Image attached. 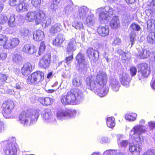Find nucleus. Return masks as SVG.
<instances>
[{
    "label": "nucleus",
    "instance_id": "f257e3e1",
    "mask_svg": "<svg viewBox=\"0 0 155 155\" xmlns=\"http://www.w3.org/2000/svg\"><path fill=\"white\" fill-rule=\"evenodd\" d=\"M107 81V75L104 71H100L97 72L96 76L94 78L92 76L86 78V82L87 88L94 92L100 97H103L108 93L109 88L105 87Z\"/></svg>",
    "mask_w": 155,
    "mask_h": 155
},
{
    "label": "nucleus",
    "instance_id": "f03ea898",
    "mask_svg": "<svg viewBox=\"0 0 155 155\" xmlns=\"http://www.w3.org/2000/svg\"><path fill=\"white\" fill-rule=\"evenodd\" d=\"M84 99L83 93L78 89H74L62 95L61 101L64 105H77L82 102Z\"/></svg>",
    "mask_w": 155,
    "mask_h": 155
},
{
    "label": "nucleus",
    "instance_id": "7ed1b4c3",
    "mask_svg": "<svg viewBox=\"0 0 155 155\" xmlns=\"http://www.w3.org/2000/svg\"><path fill=\"white\" fill-rule=\"evenodd\" d=\"M25 20L29 22L35 20L37 25L42 22V26L45 27L50 25L51 22L50 18L45 17L43 11L41 10L28 12L25 17Z\"/></svg>",
    "mask_w": 155,
    "mask_h": 155
},
{
    "label": "nucleus",
    "instance_id": "20e7f679",
    "mask_svg": "<svg viewBox=\"0 0 155 155\" xmlns=\"http://www.w3.org/2000/svg\"><path fill=\"white\" fill-rule=\"evenodd\" d=\"M39 115V111L37 110L22 111L19 116L18 121L24 126H28L36 122Z\"/></svg>",
    "mask_w": 155,
    "mask_h": 155
},
{
    "label": "nucleus",
    "instance_id": "39448f33",
    "mask_svg": "<svg viewBox=\"0 0 155 155\" xmlns=\"http://www.w3.org/2000/svg\"><path fill=\"white\" fill-rule=\"evenodd\" d=\"M145 123V120L142 119L139 121V124H137L133 127L130 132V136L131 139L137 142L140 143L143 141V139L141 138L140 135L147 131L146 127L143 125Z\"/></svg>",
    "mask_w": 155,
    "mask_h": 155
},
{
    "label": "nucleus",
    "instance_id": "423d86ee",
    "mask_svg": "<svg viewBox=\"0 0 155 155\" xmlns=\"http://www.w3.org/2000/svg\"><path fill=\"white\" fill-rule=\"evenodd\" d=\"M28 0H10L9 3L12 6H15L18 12H24L28 10Z\"/></svg>",
    "mask_w": 155,
    "mask_h": 155
},
{
    "label": "nucleus",
    "instance_id": "0eeeda50",
    "mask_svg": "<svg viewBox=\"0 0 155 155\" xmlns=\"http://www.w3.org/2000/svg\"><path fill=\"white\" fill-rule=\"evenodd\" d=\"M76 114V111L74 110L59 109L57 111L56 116L58 119L62 120L73 118Z\"/></svg>",
    "mask_w": 155,
    "mask_h": 155
},
{
    "label": "nucleus",
    "instance_id": "6e6552de",
    "mask_svg": "<svg viewBox=\"0 0 155 155\" xmlns=\"http://www.w3.org/2000/svg\"><path fill=\"white\" fill-rule=\"evenodd\" d=\"M75 64L82 71H85L87 69V64L85 61V56L84 54L78 53L75 58Z\"/></svg>",
    "mask_w": 155,
    "mask_h": 155
},
{
    "label": "nucleus",
    "instance_id": "1a4fd4ad",
    "mask_svg": "<svg viewBox=\"0 0 155 155\" xmlns=\"http://www.w3.org/2000/svg\"><path fill=\"white\" fill-rule=\"evenodd\" d=\"M41 117L45 123L53 124L56 121V119L53 116L51 110L49 109H45L42 112Z\"/></svg>",
    "mask_w": 155,
    "mask_h": 155
},
{
    "label": "nucleus",
    "instance_id": "9d476101",
    "mask_svg": "<svg viewBox=\"0 0 155 155\" xmlns=\"http://www.w3.org/2000/svg\"><path fill=\"white\" fill-rule=\"evenodd\" d=\"M14 106L13 102L10 100H7L3 103L2 107L4 112L3 115L5 118H9L8 115L11 114Z\"/></svg>",
    "mask_w": 155,
    "mask_h": 155
},
{
    "label": "nucleus",
    "instance_id": "9b49d317",
    "mask_svg": "<svg viewBox=\"0 0 155 155\" xmlns=\"http://www.w3.org/2000/svg\"><path fill=\"white\" fill-rule=\"evenodd\" d=\"M6 146L4 149V152L7 155H16L17 149L15 144L10 140L5 142Z\"/></svg>",
    "mask_w": 155,
    "mask_h": 155
},
{
    "label": "nucleus",
    "instance_id": "f8f14e48",
    "mask_svg": "<svg viewBox=\"0 0 155 155\" xmlns=\"http://www.w3.org/2000/svg\"><path fill=\"white\" fill-rule=\"evenodd\" d=\"M119 78L121 84L124 87H127L130 86L131 78L128 74L122 71L120 75Z\"/></svg>",
    "mask_w": 155,
    "mask_h": 155
},
{
    "label": "nucleus",
    "instance_id": "ddd939ff",
    "mask_svg": "<svg viewBox=\"0 0 155 155\" xmlns=\"http://www.w3.org/2000/svg\"><path fill=\"white\" fill-rule=\"evenodd\" d=\"M87 56L91 60H92L94 62H96L99 57V53L97 51L92 48H89L86 51Z\"/></svg>",
    "mask_w": 155,
    "mask_h": 155
},
{
    "label": "nucleus",
    "instance_id": "4468645a",
    "mask_svg": "<svg viewBox=\"0 0 155 155\" xmlns=\"http://www.w3.org/2000/svg\"><path fill=\"white\" fill-rule=\"evenodd\" d=\"M88 12L89 9L86 6H83L79 7L77 15L75 14V13L74 14V15L75 17H77L79 19H83L89 15Z\"/></svg>",
    "mask_w": 155,
    "mask_h": 155
},
{
    "label": "nucleus",
    "instance_id": "2eb2a0df",
    "mask_svg": "<svg viewBox=\"0 0 155 155\" xmlns=\"http://www.w3.org/2000/svg\"><path fill=\"white\" fill-rule=\"evenodd\" d=\"M51 55L50 54H47L43 55L40 60L39 64L40 66L45 69L48 68L49 65L50 61Z\"/></svg>",
    "mask_w": 155,
    "mask_h": 155
},
{
    "label": "nucleus",
    "instance_id": "dca6fc26",
    "mask_svg": "<svg viewBox=\"0 0 155 155\" xmlns=\"http://www.w3.org/2000/svg\"><path fill=\"white\" fill-rule=\"evenodd\" d=\"M96 13L98 14L99 19L101 23H103L105 21H107L110 17L107 14L103 11L102 8H99L96 10Z\"/></svg>",
    "mask_w": 155,
    "mask_h": 155
},
{
    "label": "nucleus",
    "instance_id": "f3484780",
    "mask_svg": "<svg viewBox=\"0 0 155 155\" xmlns=\"http://www.w3.org/2000/svg\"><path fill=\"white\" fill-rule=\"evenodd\" d=\"M19 42L20 41L18 38H13L9 40L7 39V41L5 46V48L11 49L17 46Z\"/></svg>",
    "mask_w": 155,
    "mask_h": 155
},
{
    "label": "nucleus",
    "instance_id": "a211bd4d",
    "mask_svg": "<svg viewBox=\"0 0 155 155\" xmlns=\"http://www.w3.org/2000/svg\"><path fill=\"white\" fill-rule=\"evenodd\" d=\"M142 76L147 77L150 73V70L148 64L146 63L140 64L139 66Z\"/></svg>",
    "mask_w": 155,
    "mask_h": 155
},
{
    "label": "nucleus",
    "instance_id": "6ab92c4d",
    "mask_svg": "<svg viewBox=\"0 0 155 155\" xmlns=\"http://www.w3.org/2000/svg\"><path fill=\"white\" fill-rule=\"evenodd\" d=\"M22 49L23 52L28 54H33L37 51L36 48L30 44H25Z\"/></svg>",
    "mask_w": 155,
    "mask_h": 155
},
{
    "label": "nucleus",
    "instance_id": "aec40b11",
    "mask_svg": "<svg viewBox=\"0 0 155 155\" xmlns=\"http://www.w3.org/2000/svg\"><path fill=\"white\" fill-rule=\"evenodd\" d=\"M129 150L132 155H139L141 151V146L138 144L132 145L130 144Z\"/></svg>",
    "mask_w": 155,
    "mask_h": 155
},
{
    "label": "nucleus",
    "instance_id": "412c9836",
    "mask_svg": "<svg viewBox=\"0 0 155 155\" xmlns=\"http://www.w3.org/2000/svg\"><path fill=\"white\" fill-rule=\"evenodd\" d=\"M97 32L101 36L105 37L107 36L109 34V28L107 25L100 26L97 29Z\"/></svg>",
    "mask_w": 155,
    "mask_h": 155
},
{
    "label": "nucleus",
    "instance_id": "4be33fe9",
    "mask_svg": "<svg viewBox=\"0 0 155 155\" xmlns=\"http://www.w3.org/2000/svg\"><path fill=\"white\" fill-rule=\"evenodd\" d=\"M64 11L66 13L69 14L74 11L73 4L71 0H66L64 3Z\"/></svg>",
    "mask_w": 155,
    "mask_h": 155
},
{
    "label": "nucleus",
    "instance_id": "5701e85b",
    "mask_svg": "<svg viewBox=\"0 0 155 155\" xmlns=\"http://www.w3.org/2000/svg\"><path fill=\"white\" fill-rule=\"evenodd\" d=\"M32 70L31 63L28 62L25 64L22 68L21 71L24 76H26L30 74Z\"/></svg>",
    "mask_w": 155,
    "mask_h": 155
},
{
    "label": "nucleus",
    "instance_id": "b1692460",
    "mask_svg": "<svg viewBox=\"0 0 155 155\" xmlns=\"http://www.w3.org/2000/svg\"><path fill=\"white\" fill-rule=\"evenodd\" d=\"M86 17L84 23L87 27H91L95 23V19L94 15H88Z\"/></svg>",
    "mask_w": 155,
    "mask_h": 155
},
{
    "label": "nucleus",
    "instance_id": "393cba45",
    "mask_svg": "<svg viewBox=\"0 0 155 155\" xmlns=\"http://www.w3.org/2000/svg\"><path fill=\"white\" fill-rule=\"evenodd\" d=\"M138 53L137 54V57L141 59H144L149 57L150 52L148 51L143 49L142 48L137 49Z\"/></svg>",
    "mask_w": 155,
    "mask_h": 155
},
{
    "label": "nucleus",
    "instance_id": "a878e982",
    "mask_svg": "<svg viewBox=\"0 0 155 155\" xmlns=\"http://www.w3.org/2000/svg\"><path fill=\"white\" fill-rule=\"evenodd\" d=\"M77 43L74 38L70 40L68 45L66 48L67 52H73L76 49Z\"/></svg>",
    "mask_w": 155,
    "mask_h": 155
},
{
    "label": "nucleus",
    "instance_id": "bb28decb",
    "mask_svg": "<svg viewBox=\"0 0 155 155\" xmlns=\"http://www.w3.org/2000/svg\"><path fill=\"white\" fill-rule=\"evenodd\" d=\"M65 38L64 35L61 34H60L56 37L55 39L53 41V45L57 46H61V44L65 40Z\"/></svg>",
    "mask_w": 155,
    "mask_h": 155
},
{
    "label": "nucleus",
    "instance_id": "cd10ccee",
    "mask_svg": "<svg viewBox=\"0 0 155 155\" xmlns=\"http://www.w3.org/2000/svg\"><path fill=\"white\" fill-rule=\"evenodd\" d=\"M44 37V33L41 30H38L33 32V38L35 41H41L43 40Z\"/></svg>",
    "mask_w": 155,
    "mask_h": 155
},
{
    "label": "nucleus",
    "instance_id": "c85d7f7f",
    "mask_svg": "<svg viewBox=\"0 0 155 155\" xmlns=\"http://www.w3.org/2000/svg\"><path fill=\"white\" fill-rule=\"evenodd\" d=\"M62 29V27L60 23H57L53 25L50 29V33L52 35H54L60 32Z\"/></svg>",
    "mask_w": 155,
    "mask_h": 155
},
{
    "label": "nucleus",
    "instance_id": "c756f323",
    "mask_svg": "<svg viewBox=\"0 0 155 155\" xmlns=\"http://www.w3.org/2000/svg\"><path fill=\"white\" fill-rule=\"evenodd\" d=\"M32 74L37 84L42 81L44 79V73L41 71L35 72L32 73Z\"/></svg>",
    "mask_w": 155,
    "mask_h": 155
},
{
    "label": "nucleus",
    "instance_id": "7c9ffc66",
    "mask_svg": "<svg viewBox=\"0 0 155 155\" xmlns=\"http://www.w3.org/2000/svg\"><path fill=\"white\" fill-rule=\"evenodd\" d=\"M72 82V85L75 87H80L82 83V80L76 74L73 75Z\"/></svg>",
    "mask_w": 155,
    "mask_h": 155
},
{
    "label": "nucleus",
    "instance_id": "2f4dec72",
    "mask_svg": "<svg viewBox=\"0 0 155 155\" xmlns=\"http://www.w3.org/2000/svg\"><path fill=\"white\" fill-rule=\"evenodd\" d=\"M111 89L114 91H118L120 86L119 82L117 80L113 79L111 80L110 84Z\"/></svg>",
    "mask_w": 155,
    "mask_h": 155
},
{
    "label": "nucleus",
    "instance_id": "473e14b6",
    "mask_svg": "<svg viewBox=\"0 0 155 155\" xmlns=\"http://www.w3.org/2000/svg\"><path fill=\"white\" fill-rule=\"evenodd\" d=\"M31 31L27 28H21L20 30V34L21 37L24 39H26L31 34Z\"/></svg>",
    "mask_w": 155,
    "mask_h": 155
},
{
    "label": "nucleus",
    "instance_id": "72a5a7b5",
    "mask_svg": "<svg viewBox=\"0 0 155 155\" xmlns=\"http://www.w3.org/2000/svg\"><path fill=\"white\" fill-rule=\"evenodd\" d=\"M119 19L117 16H114L112 18L110 23V26L112 28H117L119 25Z\"/></svg>",
    "mask_w": 155,
    "mask_h": 155
},
{
    "label": "nucleus",
    "instance_id": "f704fd0d",
    "mask_svg": "<svg viewBox=\"0 0 155 155\" xmlns=\"http://www.w3.org/2000/svg\"><path fill=\"white\" fill-rule=\"evenodd\" d=\"M147 29L149 31L155 29V20L152 19L148 20L147 22Z\"/></svg>",
    "mask_w": 155,
    "mask_h": 155
},
{
    "label": "nucleus",
    "instance_id": "c9c22d12",
    "mask_svg": "<svg viewBox=\"0 0 155 155\" xmlns=\"http://www.w3.org/2000/svg\"><path fill=\"white\" fill-rule=\"evenodd\" d=\"M115 119L113 117H111L107 118L106 122L107 126L109 128H112L115 125Z\"/></svg>",
    "mask_w": 155,
    "mask_h": 155
},
{
    "label": "nucleus",
    "instance_id": "e433bc0d",
    "mask_svg": "<svg viewBox=\"0 0 155 155\" xmlns=\"http://www.w3.org/2000/svg\"><path fill=\"white\" fill-rule=\"evenodd\" d=\"M72 26L75 29L81 30L82 29H84L83 23L79 21H75L72 24Z\"/></svg>",
    "mask_w": 155,
    "mask_h": 155
},
{
    "label": "nucleus",
    "instance_id": "4c0bfd02",
    "mask_svg": "<svg viewBox=\"0 0 155 155\" xmlns=\"http://www.w3.org/2000/svg\"><path fill=\"white\" fill-rule=\"evenodd\" d=\"M137 115L135 113L127 114L125 115L126 119L130 121H133L136 120Z\"/></svg>",
    "mask_w": 155,
    "mask_h": 155
},
{
    "label": "nucleus",
    "instance_id": "58836bf2",
    "mask_svg": "<svg viewBox=\"0 0 155 155\" xmlns=\"http://www.w3.org/2000/svg\"><path fill=\"white\" fill-rule=\"evenodd\" d=\"M8 25L12 27H14L16 25V22L15 21V15L12 14L8 20Z\"/></svg>",
    "mask_w": 155,
    "mask_h": 155
},
{
    "label": "nucleus",
    "instance_id": "ea45409f",
    "mask_svg": "<svg viewBox=\"0 0 155 155\" xmlns=\"http://www.w3.org/2000/svg\"><path fill=\"white\" fill-rule=\"evenodd\" d=\"M101 8H103V11L110 17L114 15V10L110 6H106L104 7H101Z\"/></svg>",
    "mask_w": 155,
    "mask_h": 155
},
{
    "label": "nucleus",
    "instance_id": "a19ab883",
    "mask_svg": "<svg viewBox=\"0 0 155 155\" xmlns=\"http://www.w3.org/2000/svg\"><path fill=\"white\" fill-rule=\"evenodd\" d=\"M8 38L5 35L0 34V46H3L5 48V46L7 41Z\"/></svg>",
    "mask_w": 155,
    "mask_h": 155
},
{
    "label": "nucleus",
    "instance_id": "79ce46f5",
    "mask_svg": "<svg viewBox=\"0 0 155 155\" xmlns=\"http://www.w3.org/2000/svg\"><path fill=\"white\" fill-rule=\"evenodd\" d=\"M130 39L131 42V46L134 44V42L136 39V31H132L130 34Z\"/></svg>",
    "mask_w": 155,
    "mask_h": 155
},
{
    "label": "nucleus",
    "instance_id": "37998d69",
    "mask_svg": "<svg viewBox=\"0 0 155 155\" xmlns=\"http://www.w3.org/2000/svg\"><path fill=\"white\" fill-rule=\"evenodd\" d=\"M53 102L52 98L49 97H46L42 99V104L43 105L48 106L50 105Z\"/></svg>",
    "mask_w": 155,
    "mask_h": 155
},
{
    "label": "nucleus",
    "instance_id": "c03bdc74",
    "mask_svg": "<svg viewBox=\"0 0 155 155\" xmlns=\"http://www.w3.org/2000/svg\"><path fill=\"white\" fill-rule=\"evenodd\" d=\"M147 42L152 45L155 44V38L151 33H150L147 38Z\"/></svg>",
    "mask_w": 155,
    "mask_h": 155
},
{
    "label": "nucleus",
    "instance_id": "a18cd8bd",
    "mask_svg": "<svg viewBox=\"0 0 155 155\" xmlns=\"http://www.w3.org/2000/svg\"><path fill=\"white\" fill-rule=\"evenodd\" d=\"M27 82L29 84L35 85L37 84L32 74L29 75L27 80Z\"/></svg>",
    "mask_w": 155,
    "mask_h": 155
},
{
    "label": "nucleus",
    "instance_id": "49530a36",
    "mask_svg": "<svg viewBox=\"0 0 155 155\" xmlns=\"http://www.w3.org/2000/svg\"><path fill=\"white\" fill-rule=\"evenodd\" d=\"M130 28L132 31H139L141 30L142 29L140 26L137 24L133 23L131 25Z\"/></svg>",
    "mask_w": 155,
    "mask_h": 155
},
{
    "label": "nucleus",
    "instance_id": "de8ad7c7",
    "mask_svg": "<svg viewBox=\"0 0 155 155\" xmlns=\"http://www.w3.org/2000/svg\"><path fill=\"white\" fill-rule=\"evenodd\" d=\"M45 48L46 46L44 42L41 41L38 51V55L37 56H40L43 54L45 49Z\"/></svg>",
    "mask_w": 155,
    "mask_h": 155
},
{
    "label": "nucleus",
    "instance_id": "09e8293b",
    "mask_svg": "<svg viewBox=\"0 0 155 155\" xmlns=\"http://www.w3.org/2000/svg\"><path fill=\"white\" fill-rule=\"evenodd\" d=\"M129 143V142L127 140H117V143L119 147L125 148L127 147Z\"/></svg>",
    "mask_w": 155,
    "mask_h": 155
},
{
    "label": "nucleus",
    "instance_id": "8fccbe9b",
    "mask_svg": "<svg viewBox=\"0 0 155 155\" xmlns=\"http://www.w3.org/2000/svg\"><path fill=\"white\" fill-rule=\"evenodd\" d=\"M122 22L125 24H128L131 21L130 16L129 14L124 15L123 16Z\"/></svg>",
    "mask_w": 155,
    "mask_h": 155
},
{
    "label": "nucleus",
    "instance_id": "3c124183",
    "mask_svg": "<svg viewBox=\"0 0 155 155\" xmlns=\"http://www.w3.org/2000/svg\"><path fill=\"white\" fill-rule=\"evenodd\" d=\"M7 20L8 18L5 15L0 14V24H4L7 21Z\"/></svg>",
    "mask_w": 155,
    "mask_h": 155
},
{
    "label": "nucleus",
    "instance_id": "603ef678",
    "mask_svg": "<svg viewBox=\"0 0 155 155\" xmlns=\"http://www.w3.org/2000/svg\"><path fill=\"white\" fill-rule=\"evenodd\" d=\"M41 0H31V4L35 7H39L41 3Z\"/></svg>",
    "mask_w": 155,
    "mask_h": 155
},
{
    "label": "nucleus",
    "instance_id": "864d4df0",
    "mask_svg": "<svg viewBox=\"0 0 155 155\" xmlns=\"http://www.w3.org/2000/svg\"><path fill=\"white\" fill-rule=\"evenodd\" d=\"M117 150H107L104 153V155H115Z\"/></svg>",
    "mask_w": 155,
    "mask_h": 155
},
{
    "label": "nucleus",
    "instance_id": "5fc2aeb1",
    "mask_svg": "<svg viewBox=\"0 0 155 155\" xmlns=\"http://www.w3.org/2000/svg\"><path fill=\"white\" fill-rule=\"evenodd\" d=\"M15 87L17 89L22 90L24 88V84L23 83L18 82L16 84Z\"/></svg>",
    "mask_w": 155,
    "mask_h": 155
},
{
    "label": "nucleus",
    "instance_id": "6e6d98bb",
    "mask_svg": "<svg viewBox=\"0 0 155 155\" xmlns=\"http://www.w3.org/2000/svg\"><path fill=\"white\" fill-rule=\"evenodd\" d=\"M122 43L121 40L118 37L116 38L112 43L113 45L116 46V45H121Z\"/></svg>",
    "mask_w": 155,
    "mask_h": 155
},
{
    "label": "nucleus",
    "instance_id": "4d7b16f0",
    "mask_svg": "<svg viewBox=\"0 0 155 155\" xmlns=\"http://www.w3.org/2000/svg\"><path fill=\"white\" fill-rule=\"evenodd\" d=\"M71 55L66 57L65 58V61L67 64H69L71 62L73 58V52H71L70 54Z\"/></svg>",
    "mask_w": 155,
    "mask_h": 155
},
{
    "label": "nucleus",
    "instance_id": "13d9d810",
    "mask_svg": "<svg viewBox=\"0 0 155 155\" xmlns=\"http://www.w3.org/2000/svg\"><path fill=\"white\" fill-rule=\"evenodd\" d=\"M13 61L16 63L18 62L21 60L22 57L19 54H16L14 55L12 57Z\"/></svg>",
    "mask_w": 155,
    "mask_h": 155
},
{
    "label": "nucleus",
    "instance_id": "bf43d9fd",
    "mask_svg": "<svg viewBox=\"0 0 155 155\" xmlns=\"http://www.w3.org/2000/svg\"><path fill=\"white\" fill-rule=\"evenodd\" d=\"M59 3H57L53 2L51 3L50 5V8L51 9V11L54 12L57 9L58 6V4Z\"/></svg>",
    "mask_w": 155,
    "mask_h": 155
},
{
    "label": "nucleus",
    "instance_id": "052dcab7",
    "mask_svg": "<svg viewBox=\"0 0 155 155\" xmlns=\"http://www.w3.org/2000/svg\"><path fill=\"white\" fill-rule=\"evenodd\" d=\"M147 8L151 9L153 10H155V0H153L147 5Z\"/></svg>",
    "mask_w": 155,
    "mask_h": 155
},
{
    "label": "nucleus",
    "instance_id": "680f3d73",
    "mask_svg": "<svg viewBox=\"0 0 155 155\" xmlns=\"http://www.w3.org/2000/svg\"><path fill=\"white\" fill-rule=\"evenodd\" d=\"M99 141L101 143H108L110 142V140L107 137H102L100 138Z\"/></svg>",
    "mask_w": 155,
    "mask_h": 155
},
{
    "label": "nucleus",
    "instance_id": "e2e57ef3",
    "mask_svg": "<svg viewBox=\"0 0 155 155\" xmlns=\"http://www.w3.org/2000/svg\"><path fill=\"white\" fill-rule=\"evenodd\" d=\"M130 71L131 77L135 75L137 72L136 68L134 67H132L130 68Z\"/></svg>",
    "mask_w": 155,
    "mask_h": 155
},
{
    "label": "nucleus",
    "instance_id": "0e129e2a",
    "mask_svg": "<svg viewBox=\"0 0 155 155\" xmlns=\"http://www.w3.org/2000/svg\"><path fill=\"white\" fill-rule=\"evenodd\" d=\"M143 155H155V151L153 149H149L145 152Z\"/></svg>",
    "mask_w": 155,
    "mask_h": 155
},
{
    "label": "nucleus",
    "instance_id": "69168bd1",
    "mask_svg": "<svg viewBox=\"0 0 155 155\" xmlns=\"http://www.w3.org/2000/svg\"><path fill=\"white\" fill-rule=\"evenodd\" d=\"M8 76L5 74L0 73V82H3L7 79Z\"/></svg>",
    "mask_w": 155,
    "mask_h": 155
},
{
    "label": "nucleus",
    "instance_id": "338daca9",
    "mask_svg": "<svg viewBox=\"0 0 155 155\" xmlns=\"http://www.w3.org/2000/svg\"><path fill=\"white\" fill-rule=\"evenodd\" d=\"M118 52L120 54L122 55V59H123L126 60L127 58L126 57V53L124 52L123 51L120 50L118 51Z\"/></svg>",
    "mask_w": 155,
    "mask_h": 155
},
{
    "label": "nucleus",
    "instance_id": "774afa93",
    "mask_svg": "<svg viewBox=\"0 0 155 155\" xmlns=\"http://www.w3.org/2000/svg\"><path fill=\"white\" fill-rule=\"evenodd\" d=\"M154 11L151 9L147 8V9H146L145 11V12L146 15L147 16H150L152 14L153 12Z\"/></svg>",
    "mask_w": 155,
    "mask_h": 155
}]
</instances>
